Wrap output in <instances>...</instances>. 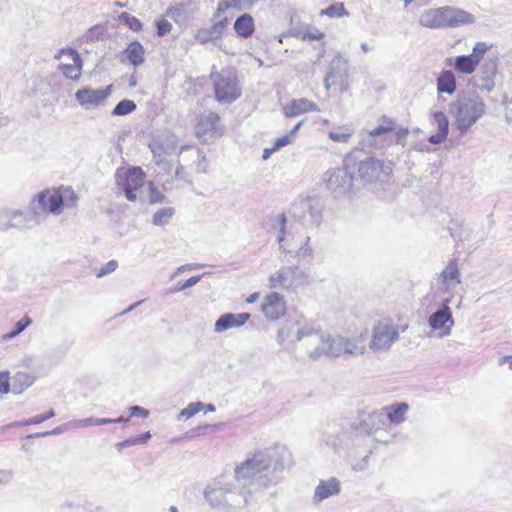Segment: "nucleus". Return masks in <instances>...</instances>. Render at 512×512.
Instances as JSON below:
<instances>
[{
  "mask_svg": "<svg viewBox=\"0 0 512 512\" xmlns=\"http://www.w3.org/2000/svg\"><path fill=\"white\" fill-rule=\"evenodd\" d=\"M284 469L283 457L275 459L268 450H258L235 467L234 477L238 487L253 494L276 485Z\"/></svg>",
  "mask_w": 512,
  "mask_h": 512,
  "instance_id": "nucleus-1",
  "label": "nucleus"
},
{
  "mask_svg": "<svg viewBox=\"0 0 512 512\" xmlns=\"http://www.w3.org/2000/svg\"><path fill=\"white\" fill-rule=\"evenodd\" d=\"M486 112L487 105L476 91H462L449 105V113L461 134L474 126Z\"/></svg>",
  "mask_w": 512,
  "mask_h": 512,
  "instance_id": "nucleus-2",
  "label": "nucleus"
},
{
  "mask_svg": "<svg viewBox=\"0 0 512 512\" xmlns=\"http://www.w3.org/2000/svg\"><path fill=\"white\" fill-rule=\"evenodd\" d=\"M281 228L277 236L280 249L286 253L293 255L297 258H305L312 254L310 247V237L302 233L300 227L289 226L285 227L286 218L283 214L279 215Z\"/></svg>",
  "mask_w": 512,
  "mask_h": 512,
  "instance_id": "nucleus-3",
  "label": "nucleus"
},
{
  "mask_svg": "<svg viewBox=\"0 0 512 512\" xmlns=\"http://www.w3.org/2000/svg\"><path fill=\"white\" fill-rule=\"evenodd\" d=\"M115 178L117 187L131 202L138 199V193L146 182V174L141 167L121 168L117 170Z\"/></svg>",
  "mask_w": 512,
  "mask_h": 512,
  "instance_id": "nucleus-4",
  "label": "nucleus"
},
{
  "mask_svg": "<svg viewBox=\"0 0 512 512\" xmlns=\"http://www.w3.org/2000/svg\"><path fill=\"white\" fill-rule=\"evenodd\" d=\"M309 283L307 274L298 267H281L269 277L273 289L295 291Z\"/></svg>",
  "mask_w": 512,
  "mask_h": 512,
  "instance_id": "nucleus-5",
  "label": "nucleus"
},
{
  "mask_svg": "<svg viewBox=\"0 0 512 512\" xmlns=\"http://www.w3.org/2000/svg\"><path fill=\"white\" fill-rule=\"evenodd\" d=\"M357 172L364 184H382L389 180L392 169L381 160L370 157L358 163Z\"/></svg>",
  "mask_w": 512,
  "mask_h": 512,
  "instance_id": "nucleus-6",
  "label": "nucleus"
},
{
  "mask_svg": "<svg viewBox=\"0 0 512 512\" xmlns=\"http://www.w3.org/2000/svg\"><path fill=\"white\" fill-rule=\"evenodd\" d=\"M323 182L335 196L347 195L353 188V176L346 167L326 171Z\"/></svg>",
  "mask_w": 512,
  "mask_h": 512,
  "instance_id": "nucleus-7",
  "label": "nucleus"
},
{
  "mask_svg": "<svg viewBox=\"0 0 512 512\" xmlns=\"http://www.w3.org/2000/svg\"><path fill=\"white\" fill-rule=\"evenodd\" d=\"M332 86H339L341 92L348 89V61L340 54L333 57L324 78L325 89Z\"/></svg>",
  "mask_w": 512,
  "mask_h": 512,
  "instance_id": "nucleus-8",
  "label": "nucleus"
},
{
  "mask_svg": "<svg viewBox=\"0 0 512 512\" xmlns=\"http://www.w3.org/2000/svg\"><path fill=\"white\" fill-rule=\"evenodd\" d=\"M399 338V328L392 322H378L371 334L369 349L373 352L388 349Z\"/></svg>",
  "mask_w": 512,
  "mask_h": 512,
  "instance_id": "nucleus-9",
  "label": "nucleus"
},
{
  "mask_svg": "<svg viewBox=\"0 0 512 512\" xmlns=\"http://www.w3.org/2000/svg\"><path fill=\"white\" fill-rule=\"evenodd\" d=\"M57 58L60 59L59 70L66 78L76 81L81 77L83 64L75 49H61Z\"/></svg>",
  "mask_w": 512,
  "mask_h": 512,
  "instance_id": "nucleus-10",
  "label": "nucleus"
},
{
  "mask_svg": "<svg viewBox=\"0 0 512 512\" xmlns=\"http://www.w3.org/2000/svg\"><path fill=\"white\" fill-rule=\"evenodd\" d=\"M300 322H286L278 330L277 341L283 344L285 340L300 341L306 337H313L318 335V330L311 327L309 324L299 326Z\"/></svg>",
  "mask_w": 512,
  "mask_h": 512,
  "instance_id": "nucleus-11",
  "label": "nucleus"
},
{
  "mask_svg": "<svg viewBox=\"0 0 512 512\" xmlns=\"http://www.w3.org/2000/svg\"><path fill=\"white\" fill-rule=\"evenodd\" d=\"M313 337L319 340L321 346L310 353L312 359H317L321 353L331 357L343 356L342 336L332 338L330 335H325L318 331V335H314Z\"/></svg>",
  "mask_w": 512,
  "mask_h": 512,
  "instance_id": "nucleus-12",
  "label": "nucleus"
},
{
  "mask_svg": "<svg viewBox=\"0 0 512 512\" xmlns=\"http://www.w3.org/2000/svg\"><path fill=\"white\" fill-rule=\"evenodd\" d=\"M111 93V86L105 89L83 88L76 92L77 101L85 107H97L104 104Z\"/></svg>",
  "mask_w": 512,
  "mask_h": 512,
  "instance_id": "nucleus-13",
  "label": "nucleus"
},
{
  "mask_svg": "<svg viewBox=\"0 0 512 512\" xmlns=\"http://www.w3.org/2000/svg\"><path fill=\"white\" fill-rule=\"evenodd\" d=\"M40 208L49 213L59 214L63 207V196L58 189H46L37 194Z\"/></svg>",
  "mask_w": 512,
  "mask_h": 512,
  "instance_id": "nucleus-14",
  "label": "nucleus"
},
{
  "mask_svg": "<svg viewBox=\"0 0 512 512\" xmlns=\"http://www.w3.org/2000/svg\"><path fill=\"white\" fill-rule=\"evenodd\" d=\"M203 495L211 508H220L224 501V476L219 475L212 479L204 488Z\"/></svg>",
  "mask_w": 512,
  "mask_h": 512,
  "instance_id": "nucleus-15",
  "label": "nucleus"
},
{
  "mask_svg": "<svg viewBox=\"0 0 512 512\" xmlns=\"http://www.w3.org/2000/svg\"><path fill=\"white\" fill-rule=\"evenodd\" d=\"M318 105L307 98H297L285 103L282 106L283 114L288 117H298L308 112H319Z\"/></svg>",
  "mask_w": 512,
  "mask_h": 512,
  "instance_id": "nucleus-16",
  "label": "nucleus"
},
{
  "mask_svg": "<svg viewBox=\"0 0 512 512\" xmlns=\"http://www.w3.org/2000/svg\"><path fill=\"white\" fill-rule=\"evenodd\" d=\"M262 311L269 320L280 319L286 311L283 297L276 292L268 294L262 304Z\"/></svg>",
  "mask_w": 512,
  "mask_h": 512,
  "instance_id": "nucleus-17",
  "label": "nucleus"
},
{
  "mask_svg": "<svg viewBox=\"0 0 512 512\" xmlns=\"http://www.w3.org/2000/svg\"><path fill=\"white\" fill-rule=\"evenodd\" d=\"M386 425V415L384 410H374L369 413L366 417L361 419L357 424L356 428L367 434L371 435L381 430Z\"/></svg>",
  "mask_w": 512,
  "mask_h": 512,
  "instance_id": "nucleus-18",
  "label": "nucleus"
},
{
  "mask_svg": "<svg viewBox=\"0 0 512 512\" xmlns=\"http://www.w3.org/2000/svg\"><path fill=\"white\" fill-rule=\"evenodd\" d=\"M418 22L422 27L426 28H446L444 7L430 8L423 11Z\"/></svg>",
  "mask_w": 512,
  "mask_h": 512,
  "instance_id": "nucleus-19",
  "label": "nucleus"
},
{
  "mask_svg": "<svg viewBox=\"0 0 512 512\" xmlns=\"http://www.w3.org/2000/svg\"><path fill=\"white\" fill-rule=\"evenodd\" d=\"M444 12L446 28L457 27L465 24H473L476 20L471 13L460 8L444 6Z\"/></svg>",
  "mask_w": 512,
  "mask_h": 512,
  "instance_id": "nucleus-20",
  "label": "nucleus"
},
{
  "mask_svg": "<svg viewBox=\"0 0 512 512\" xmlns=\"http://www.w3.org/2000/svg\"><path fill=\"white\" fill-rule=\"evenodd\" d=\"M340 493V482L332 477L328 480H320L315 488L313 502L318 504L323 500Z\"/></svg>",
  "mask_w": 512,
  "mask_h": 512,
  "instance_id": "nucleus-21",
  "label": "nucleus"
},
{
  "mask_svg": "<svg viewBox=\"0 0 512 512\" xmlns=\"http://www.w3.org/2000/svg\"><path fill=\"white\" fill-rule=\"evenodd\" d=\"M433 123L437 126V133L429 137L432 144H440L444 142L448 136L449 121L446 114L442 111H435L433 114Z\"/></svg>",
  "mask_w": 512,
  "mask_h": 512,
  "instance_id": "nucleus-22",
  "label": "nucleus"
},
{
  "mask_svg": "<svg viewBox=\"0 0 512 512\" xmlns=\"http://www.w3.org/2000/svg\"><path fill=\"white\" fill-rule=\"evenodd\" d=\"M442 289L446 292L454 290L460 284V273L454 261H450L440 275Z\"/></svg>",
  "mask_w": 512,
  "mask_h": 512,
  "instance_id": "nucleus-23",
  "label": "nucleus"
},
{
  "mask_svg": "<svg viewBox=\"0 0 512 512\" xmlns=\"http://www.w3.org/2000/svg\"><path fill=\"white\" fill-rule=\"evenodd\" d=\"M343 356L363 355L366 352L364 335L342 337Z\"/></svg>",
  "mask_w": 512,
  "mask_h": 512,
  "instance_id": "nucleus-24",
  "label": "nucleus"
},
{
  "mask_svg": "<svg viewBox=\"0 0 512 512\" xmlns=\"http://www.w3.org/2000/svg\"><path fill=\"white\" fill-rule=\"evenodd\" d=\"M457 89L456 77L451 70H443L436 79V90L439 94L452 96Z\"/></svg>",
  "mask_w": 512,
  "mask_h": 512,
  "instance_id": "nucleus-25",
  "label": "nucleus"
},
{
  "mask_svg": "<svg viewBox=\"0 0 512 512\" xmlns=\"http://www.w3.org/2000/svg\"><path fill=\"white\" fill-rule=\"evenodd\" d=\"M233 28L238 36L248 38L255 30L254 18L250 14L244 13L235 20Z\"/></svg>",
  "mask_w": 512,
  "mask_h": 512,
  "instance_id": "nucleus-26",
  "label": "nucleus"
},
{
  "mask_svg": "<svg viewBox=\"0 0 512 512\" xmlns=\"http://www.w3.org/2000/svg\"><path fill=\"white\" fill-rule=\"evenodd\" d=\"M123 53L127 61L133 66H140L145 61V49L137 40L132 41Z\"/></svg>",
  "mask_w": 512,
  "mask_h": 512,
  "instance_id": "nucleus-27",
  "label": "nucleus"
},
{
  "mask_svg": "<svg viewBox=\"0 0 512 512\" xmlns=\"http://www.w3.org/2000/svg\"><path fill=\"white\" fill-rule=\"evenodd\" d=\"M409 409V406L407 403L401 402L392 404L389 406H386L382 408L381 410H384L386 415V420H389L390 423L393 424H400L405 421V415Z\"/></svg>",
  "mask_w": 512,
  "mask_h": 512,
  "instance_id": "nucleus-28",
  "label": "nucleus"
},
{
  "mask_svg": "<svg viewBox=\"0 0 512 512\" xmlns=\"http://www.w3.org/2000/svg\"><path fill=\"white\" fill-rule=\"evenodd\" d=\"M242 94L238 76L235 72L229 71L226 74V102H233Z\"/></svg>",
  "mask_w": 512,
  "mask_h": 512,
  "instance_id": "nucleus-29",
  "label": "nucleus"
},
{
  "mask_svg": "<svg viewBox=\"0 0 512 512\" xmlns=\"http://www.w3.org/2000/svg\"><path fill=\"white\" fill-rule=\"evenodd\" d=\"M240 492H234L226 487V505H229L233 509L243 508L247 505V495L249 494L246 490L241 487Z\"/></svg>",
  "mask_w": 512,
  "mask_h": 512,
  "instance_id": "nucleus-30",
  "label": "nucleus"
},
{
  "mask_svg": "<svg viewBox=\"0 0 512 512\" xmlns=\"http://www.w3.org/2000/svg\"><path fill=\"white\" fill-rule=\"evenodd\" d=\"M477 66V60H474L470 55L457 56L454 60L455 69L464 74L473 73Z\"/></svg>",
  "mask_w": 512,
  "mask_h": 512,
  "instance_id": "nucleus-31",
  "label": "nucleus"
},
{
  "mask_svg": "<svg viewBox=\"0 0 512 512\" xmlns=\"http://www.w3.org/2000/svg\"><path fill=\"white\" fill-rule=\"evenodd\" d=\"M300 206L303 210L309 212V216L314 222H319L321 216V206L318 199L308 197L300 202Z\"/></svg>",
  "mask_w": 512,
  "mask_h": 512,
  "instance_id": "nucleus-32",
  "label": "nucleus"
},
{
  "mask_svg": "<svg viewBox=\"0 0 512 512\" xmlns=\"http://www.w3.org/2000/svg\"><path fill=\"white\" fill-rule=\"evenodd\" d=\"M105 424H111V421L105 420L104 418H94V417H88L84 419H73L71 421H68V426L72 427V429H79V428H87L90 426H98V425H105Z\"/></svg>",
  "mask_w": 512,
  "mask_h": 512,
  "instance_id": "nucleus-33",
  "label": "nucleus"
},
{
  "mask_svg": "<svg viewBox=\"0 0 512 512\" xmlns=\"http://www.w3.org/2000/svg\"><path fill=\"white\" fill-rule=\"evenodd\" d=\"M454 322H428L430 327V332H428L429 337L443 338L446 335H449L451 332V327Z\"/></svg>",
  "mask_w": 512,
  "mask_h": 512,
  "instance_id": "nucleus-34",
  "label": "nucleus"
},
{
  "mask_svg": "<svg viewBox=\"0 0 512 512\" xmlns=\"http://www.w3.org/2000/svg\"><path fill=\"white\" fill-rule=\"evenodd\" d=\"M224 32V24L222 21L215 23L209 30H204L200 33L199 37L201 42H208L220 39Z\"/></svg>",
  "mask_w": 512,
  "mask_h": 512,
  "instance_id": "nucleus-35",
  "label": "nucleus"
},
{
  "mask_svg": "<svg viewBox=\"0 0 512 512\" xmlns=\"http://www.w3.org/2000/svg\"><path fill=\"white\" fill-rule=\"evenodd\" d=\"M175 214V209L173 207H164L156 211L152 217V222L154 225L163 226L169 223L173 215Z\"/></svg>",
  "mask_w": 512,
  "mask_h": 512,
  "instance_id": "nucleus-36",
  "label": "nucleus"
},
{
  "mask_svg": "<svg viewBox=\"0 0 512 512\" xmlns=\"http://www.w3.org/2000/svg\"><path fill=\"white\" fill-rule=\"evenodd\" d=\"M326 15L330 18H341L348 16V12L342 2H338L328 6L320 11V16Z\"/></svg>",
  "mask_w": 512,
  "mask_h": 512,
  "instance_id": "nucleus-37",
  "label": "nucleus"
},
{
  "mask_svg": "<svg viewBox=\"0 0 512 512\" xmlns=\"http://www.w3.org/2000/svg\"><path fill=\"white\" fill-rule=\"evenodd\" d=\"M353 134V129L346 126H342L339 128V131H330L328 133V136L334 142L347 143L349 139L353 136Z\"/></svg>",
  "mask_w": 512,
  "mask_h": 512,
  "instance_id": "nucleus-38",
  "label": "nucleus"
},
{
  "mask_svg": "<svg viewBox=\"0 0 512 512\" xmlns=\"http://www.w3.org/2000/svg\"><path fill=\"white\" fill-rule=\"evenodd\" d=\"M302 121L297 123L289 132V134L284 135L282 137L276 138L274 141V149L279 150L282 147H285L293 142V136L298 132L299 128L302 125Z\"/></svg>",
  "mask_w": 512,
  "mask_h": 512,
  "instance_id": "nucleus-39",
  "label": "nucleus"
},
{
  "mask_svg": "<svg viewBox=\"0 0 512 512\" xmlns=\"http://www.w3.org/2000/svg\"><path fill=\"white\" fill-rule=\"evenodd\" d=\"M204 409V403L192 402L186 408L182 409L178 415V419H189Z\"/></svg>",
  "mask_w": 512,
  "mask_h": 512,
  "instance_id": "nucleus-40",
  "label": "nucleus"
},
{
  "mask_svg": "<svg viewBox=\"0 0 512 512\" xmlns=\"http://www.w3.org/2000/svg\"><path fill=\"white\" fill-rule=\"evenodd\" d=\"M136 109V104L128 99L121 100L114 108L113 114L114 115H127L129 113H132Z\"/></svg>",
  "mask_w": 512,
  "mask_h": 512,
  "instance_id": "nucleus-41",
  "label": "nucleus"
},
{
  "mask_svg": "<svg viewBox=\"0 0 512 512\" xmlns=\"http://www.w3.org/2000/svg\"><path fill=\"white\" fill-rule=\"evenodd\" d=\"M384 122V124L378 125L377 127L366 131L367 135L369 137H376L382 134L389 133L395 129V124L393 121L385 120Z\"/></svg>",
  "mask_w": 512,
  "mask_h": 512,
  "instance_id": "nucleus-42",
  "label": "nucleus"
},
{
  "mask_svg": "<svg viewBox=\"0 0 512 512\" xmlns=\"http://www.w3.org/2000/svg\"><path fill=\"white\" fill-rule=\"evenodd\" d=\"M148 190H149V196H148V202L149 204H158L162 203L165 200L164 194L156 187V185L152 182H148Z\"/></svg>",
  "mask_w": 512,
  "mask_h": 512,
  "instance_id": "nucleus-43",
  "label": "nucleus"
},
{
  "mask_svg": "<svg viewBox=\"0 0 512 512\" xmlns=\"http://www.w3.org/2000/svg\"><path fill=\"white\" fill-rule=\"evenodd\" d=\"M120 19L129 27L130 30L134 32H140L143 28L141 21L137 17L128 13H122Z\"/></svg>",
  "mask_w": 512,
  "mask_h": 512,
  "instance_id": "nucleus-44",
  "label": "nucleus"
},
{
  "mask_svg": "<svg viewBox=\"0 0 512 512\" xmlns=\"http://www.w3.org/2000/svg\"><path fill=\"white\" fill-rule=\"evenodd\" d=\"M260 0H226V8L233 7L239 10L252 8Z\"/></svg>",
  "mask_w": 512,
  "mask_h": 512,
  "instance_id": "nucleus-45",
  "label": "nucleus"
},
{
  "mask_svg": "<svg viewBox=\"0 0 512 512\" xmlns=\"http://www.w3.org/2000/svg\"><path fill=\"white\" fill-rule=\"evenodd\" d=\"M489 45L486 42H477L474 47L473 51L470 54V56L475 60H477V63L481 61L484 54L488 51Z\"/></svg>",
  "mask_w": 512,
  "mask_h": 512,
  "instance_id": "nucleus-46",
  "label": "nucleus"
},
{
  "mask_svg": "<svg viewBox=\"0 0 512 512\" xmlns=\"http://www.w3.org/2000/svg\"><path fill=\"white\" fill-rule=\"evenodd\" d=\"M452 313L446 303L443 305L441 309H438L434 313H432L428 320H451Z\"/></svg>",
  "mask_w": 512,
  "mask_h": 512,
  "instance_id": "nucleus-47",
  "label": "nucleus"
},
{
  "mask_svg": "<svg viewBox=\"0 0 512 512\" xmlns=\"http://www.w3.org/2000/svg\"><path fill=\"white\" fill-rule=\"evenodd\" d=\"M30 323L31 322H16L15 328L12 331L3 335V340L7 341L16 337L18 334L23 332Z\"/></svg>",
  "mask_w": 512,
  "mask_h": 512,
  "instance_id": "nucleus-48",
  "label": "nucleus"
},
{
  "mask_svg": "<svg viewBox=\"0 0 512 512\" xmlns=\"http://www.w3.org/2000/svg\"><path fill=\"white\" fill-rule=\"evenodd\" d=\"M117 267H118V262L116 260H110L109 262L106 263L105 266L101 267L96 272V276L98 278L103 277V276L115 271Z\"/></svg>",
  "mask_w": 512,
  "mask_h": 512,
  "instance_id": "nucleus-49",
  "label": "nucleus"
},
{
  "mask_svg": "<svg viewBox=\"0 0 512 512\" xmlns=\"http://www.w3.org/2000/svg\"><path fill=\"white\" fill-rule=\"evenodd\" d=\"M157 35L162 37L168 34L172 29V24L165 19L159 20L156 22Z\"/></svg>",
  "mask_w": 512,
  "mask_h": 512,
  "instance_id": "nucleus-50",
  "label": "nucleus"
},
{
  "mask_svg": "<svg viewBox=\"0 0 512 512\" xmlns=\"http://www.w3.org/2000/svg\"><path fill=\"white\" fill-rule=\"evenodd\" d=\"M9 392V375L7 372H0V393Z\"/></svg>",
  "mask_w": 512,
  "mask_h": 512,
  "instance_id": "nucleus-51",
  "label": "nucleus"
},
{
  "mask_svg": "<svg viewBox=\"0 0 512 512\" xmlns=\"http://www.w3.org/2000/svg\"><path fill=\"white\" fill-rule=\"evenodd\" d=\"M54 416H55V411L53 409H50L48 412H46L44 414H39V415L32 417V422H35V424H40Z\"/></svg>",
  "mask_w": 512,
  "mask_h": 512,
  "instance_id": "nucleus-52",
  "label": "nucleus"
},
{
  "mask_svg": "<svg viewBox=\"0 0 512 512\" xmlns=\"http://www.w3.org/2000/svg\"><path fill=\"white\" fill-rule=\"evenodd\" d=\"M129 411L131 416H142L143 418H147L149 416V411L143 407L134 405L129 407Z\"/></svg>",
  "mask_w": 512,
  "mask_h": 512,
  "instance_id": "nucleus-53",
  "label": "nucleus"
},
{
  "mask_svg": "<svg viewBox=\"0 0 512 512\" xmlns=\"http://www.w3.org/2000/svg\"><path fill=\"white\" fill-rule=\"evenodd\" d=\"M210 78L212 79V81L214 82V86H215V95L217 97L218 100H222L224 98V92L222 91L221 87H220V83L217 82V78H219V75L218 74H214L212 73L210 75Z\"/></svg>",
  "mask_w": 512,
  "mask_h": 512,
  "instance_id": "nucleus-54",
  "label": "nucleus"
},
{
  "mask_svg": "<svg viewBox=\"0 0 512 512\" xmlns=\"http://www.w3.org/2000/svg\"><path fill=\"white\" fill-rule=\"evenodd\" d=\"M68 430H73V429H72V427L68 426V422H66L60 426H57L56 428H54L52 430H49V433H50V436L51 435H59Z\"/></svg>",
  "mask_w": 512,
  "mask_h": 512,
  "instance_id": "nucleus-55",
  "label": "nucleus"
},
{
  "mask_svg": "<svg viewBox=\"0 0 512 512\" xmlns=\"http://www.w3.org/2000/svg\"><path fill=\"white\" fill-rule=\"evenodd\" d=\"M199 280H200V277H198V276L190 277L188 280H186L183 284L180 285L179 289L181 290V289H185L190 286H193L196 283H198Z\"/></svg>",
  "mask_w": 512,
  "mask_h": 512,
  "instance_id": "nucleus-56",
  "label": "nucleus"
},
{
  "mask_svg": "<svg viewBox=\"0 0 512 512\" xmlns=\"http://www.w3.org/2000/svg\"><path fill=\"white\" fill-rule=\"evenodd\" d=\"M137 445L146 444L148 440L151 438L150 432H145L143 434L135 436Z\"/></svg>",
  "mask_w": 512,
  "mask_h": 512,
  "instance_id": "nucleus-57",
  "label": "nucleus"
},
{
  "mask_svg": "<svg viewBox=\"0 0 512 512\" xmlns=\"http://www.w3.org/2000/svg\"><path fill=\"white\" fill-rule=\"evenodd\" d=\"M12 473L8 470H0V484L7 483L11 480Z\"/></svg>",
  "mask_w": 512,
  "mask_h": 512,
  "instance_id": "nucleus-58",
  "label": "nucleus"
},
{
  "mask_svg": "<svg viewBox=\"0 0 512 512\" xmlns=\"http://www.w3.org/2000/svg\"><path fill=\"white\" fill-rule=\"evenodd\" d=\"M408 135V129L407 128H400L396 132V143H401L403 139H405Z\"/></svg>",
  "mask_w": 512,
  "mask_h": 512,
  "instance_id": "nucleus-59",
  "label": "nucleus"
},
{
  "mask_svg": "<svg viewBox=\"0 0 512 512\" xmlns=\"http://www.w3.org/2000/svg\"><path fill=\"white\" fill-rule=\"evenodd\" d=\"M103 32H104V28L102 26L97 25V26L92 27L89 30L87 37L92 40L96 33L102 34Z\"/></svg>",
  "mask_w": 512,
  "mask_h": 512,
  "instance_id": "nucleus-60",
  "label": "nucleus"
},
{
  "mask_svg": "<svg viewBox=\"0 0 512 512\" xmlns=\"http://www.w3.org/2000/svg\"><path fill=\"white\" fill-rule=\"evenodd\" d=\"M324 37V34L322 32L316 31V32H308L305 35V38H309L311 40H321Z\"/></svg>",
  "mask_w": 512,
  "mask_h": 512,
  "instance_id": "nucleus-61",
  "label": "nucleus"
},
{
  "mask_svg": "<svg viewBox=\"0 0 512 512\" xmlns=\"http://www.w3.org/2000/svg\"><path fill=\"white\" fill-rule=\"evenodd\" d=\"M143 305H144V301H139V302L129 306V308L125 309L123 311V313L139 310L142 308Z\"/></svg>",
  "mask_w": 512,
  "mask_h": 512,
  "instance_id": "nucleus-62",
  "label": "nucleus"
},
{
  "mask_svg": "<svg viewBox=\"0 0 512 512\" xmlns=\"http://www.w3.org/2000/svg\"><path fill=\"white\" fill-rule=\"evenodd\" d=\"M494 87V83L491 80L486 81L484 84L480 85L479 88L483 91H491Z\"/></svg>",
  "mask_w": 512,
  "mask_h": 512,
  "instance_id": "nucleus-63",
  "label": "nucleus"
},
{
  "mask_svg": "<svg viewBox=\"0 0 512 512\" xmlns=\"http://www.w3.org/2000/svg\"><path fill=\"white\" fill-rule=\"evenodd\" d=\"M13 426H28L35 425V422H32V418L21 420L12 424Z\"/></svg>",
  "mask_w": 512,
  "mask_h": 512,
  "instance_id": "nucleus-64",
  "label": "nucleus"
}]
</instances>
